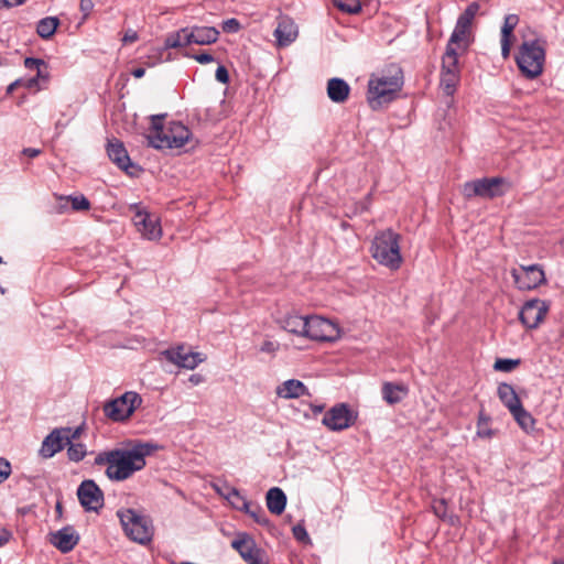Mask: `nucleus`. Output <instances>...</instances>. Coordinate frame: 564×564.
Returning <instances> with one entry per match:
<instances>
[{
  "mask_svg": "<svg viewBox=\"0 0 564 564\" xmlns=\"http://www.w3.org/2000/svg\"><path fill=\"white\" fill-rule=\"evenodd\" d=\"M161 447L154 443L137 442L131 448H117L99 453L95 457V465L106 466V476L113 481H123L142 470L147 463L145 457L152 455Z\"/></svg>",
  "mask_w": 564,
  "mask_h": 564,
  "instance_id": "nucleus-1",
  "label": "nucleus"
},
{
  "mask_svg": "<svg viewBox=\"0 0 564 564\" xmlns=\"http://www.w3.org/2000/svg\"><path fill=\"white\" fill-rule=\"evenodd\" d=\"M166 115L150 117L151 126L147 137L149 145L163 149H180L192 141L191 130L178 121L164 123Z\"/></svg>",
  "mask_w": 564,
  "mask_h": 564,
  "instance_id": "nucleus-2",
  "label": "nucleus"
},
{
  "mask_svg": "<svg viewBox=\"0 0 564 564\" xmlns=\"http://www.w3.org/2000/svg\"><path fill=\"white\" fill-rule=\"evenodd\" d=\"M403 86V75L399 67L388 70V74L372 76L368 83V102L372 109L392 101Z\"/></svg>",
  "mask_w": 564,
  "mask_h": 564,
  "instance_id": "nucleus-3",
  "label": "nucleus"
},
{
  "mask_svg": "<svg viewBox=\"0 0 564 564\" xmlns=\"http://www.w3.org/2000/svg\"><path fill=\"white\" fill-rule=\"evenodd\" d=\"M400 240L401 236L392 229L379 231L371 242L370 253L372 258L391 270H398L403 262Z\"/></svg>",
  "mask_w": 564,
  "mask_h": 564,
  "instance_id": "nucleus-4",
  "label": "nucleus"
},
{
  "mask_svg": "<svg viewBox=\"0 0 564 564\" xmlns=\"http://www.w3.org/2000/svg\"><path fill=\"white\" fill-rule=\"evenodd\" d=\"M545 62L544 42L525 40L521 43L516 55V63L521 74L528 79H534L543 73Z\"/></svg>",
  "mask_w": 564,
  "mask_h": 564,
  "instance_id": "nucleus-5",
  "label": "nucleus"
},
{
  "mask_svg": "<svg viewBox=\"0 0 564 564\" xmlns=\"http://www.w3.org/2000/svg\"><path fill=\"white\" fill-rule=\"evenodd\" d=\"M126 535L140 544H147L152 540L153 525L149 517L133 509H121L117 512Z\"/></svg>",
  "mask_w": 564,
  "mask_h": 564,
  "instance_id": "nucleus-6",
  "label": "nucleus"
},
{
  "mask_svg": "<svg viewBox=\"0 0 564 564\" xmlns=\"http://www.w3.org/2000/svg\"><path fill=\"white\" fill-rule=\"evenodd\" d=\"M510 188L511 184L505 177H484L464 183L462 194L466 199H494L503 196Z\"/></svg>",
  "mask_w": 564,
  "mask_h": 564,
  "instance_id": "nucleus-7",
  "label": "nucleus"
},
{
  "mask_svg": "<svg viewBox=\"0 0 564 564\" xmlns=\"http://www.w3.org/2000/svg\"><path fill=\"white\" fill-rule=\"evenodd\" d=\"M141 403L142 398L140 394L133 391H128L121 397L105 403L104 413L111 421L122 422L128 420Z\"/></svg>",
  "mask_w": 564,
  "mask_h": 564,
  "instance_id": "nucleus-8",
  "label": "nucleus"
},
{
  "mask_svg": "<svg viewBox=\"0 0 564 564\" xmlns=\"http://www.w3.org/2000/svg\"><path fill=\"white\" fill-rule=\"evenodd\" d=\"M83 427L76 429L59 427L54 429L43 441L40 454L44 458H51L61 452L70 441L78 440L82 435Z\"/></svg>",
  "mask_w": 564,
  "mask_h": 564,
  "instance_id": "nucleus-9",
  "label": "nucleus"
},
{
  "mask_svg": "<svg viewBox=\"0 0 564 564\" xmlns=\"http://www.w3.org/2000/svg\"><path fill=\"white\" fill-rule=\"evenodd\" d=\"M305 338L317 341H333L339 337L336 324L324 317L307 316Z\"/></svg>",
  "mask_w": 564,
  "mask_h": 564,
  "instance_id": "nucleus-10",
  "label": "nucleus"
},
{
  "mask_svg": "<svg viewBox=\"0 0 564 564\" xmlns=\"http://www.w3.org/2000/svg\"><path fill=\"white\" fill-rule=\"evenodd\" d=\"M134 212L132 221L137 230L147 239H159L162 235L160 218L155 214H150L141 209L138 205L130 207Z\"/></svg>",
  "mask_w": 564,
  "mask_h": 564,
  "instance_id": "nucleus-11",
  "label": "nucleus"
},
{
  "mask_svg": "<svg viewBox=\"0 0 564 564\" xmlns=\"http://www.w3.org/2000/svg\"><path fill=\"white\" fill-rule=\"evenodd\" d=\"M357 414L345 403H339L329 409L322 423L330 431H343L355 424Z\"/></svg>",
  "mask_w": 564,
  "mask_h": 564,
  "instance_id": "nucleus-12",
  "label": "nucleus"
},
{
  "mask_svg": "<svg viewBox=\"0 0 564 564\" xmlns=\"http://www.w3.org/2000/svg\"><path fill=\"white\" fill-rule=\"evenodd\" d=\"M514 283L520 290H532L545 281L544 271L538 264L520 265L511 270Z\"/></svg>",
  "mask_w": 564,
  "mask_h": 564,
  "instance_id": "nucleus-13",
  "label": "nucleus"
},
{
  "mask_svg": "<svg viewBox=\"0 0 564 564\" xmlns=\"http://www.w3.org/2000/svg\"><path fill=\"white\" fill-rule=\"evenodd\" d=\"M77 497L86 511H98L104 506V492L94 480H84L77 489Z\"/></svg>",
  "mask_w": 564,
  "mask_h": 564,
  "instance_id": "nucleus-14",
  "label": "nucleus"
},
{
  "mask_svg": "<svg viewBox=\"0 0 564 564\" xmlns=\"http://www.w3.org/2000/svg\"><path fill=\"white\" fill-rule=\"evenodd\" d=\"M161 355L177 367L189 370L195 369L205 360L202 354L189 351L184 346L166 349Z\"/></svg>",
  "mask_w": 564,
  "mask_h": 564,
  "instance_id": "nucleus-15",
  "label": "nucleus"
},
{
  "mask_svg": "<svg viewBox=\"0 0 564 564\" xmlns=\"http://www.w3.org/2000/svg\"><path fill=\"white\" fill-rule=\"evenodd\" d=\"M547 308L544 302L533 300L527 302L519 313L521 323L527 328H535L544 319Z\"/></svg>",
  "mask_w": 564,
  "mask_h": 564,
  "instance_id": "nucleus-16",
  "label": "nucleus"
},
{
  "mask_svg": "<svg viewBox=\"0 0 564 564\" xmlns=\"http://www.w3.org/2000/svg\"><path fill=\"white\" fill-rule=\"evenodd\" d=\"M299 35V29L292 18L279 15L278 25L274 30V37L279 47L289 46Z\"/></svg>",
  "mask_w": 564,
  "mask_h": 564,
  "instance_id": "nucleus-17",
  "label": "nucleus"
},
{
  "mask_svg": "<svg viewBox=\"0 0 564 564\" xmlns=\"http://www.w3.org/2000/svg\"><path fill=\"white\" fill-rule=\"evenodd\" d=\"M79 541L78 534L72 527L63 528L51 533L50 542L62 553L70 552Z\"/></svg>",
  "mask_w": 564,
  "mask_h": 564,
  "instance_id": "nucleus-18",
  "label": "nucleus"
},
{
  "mask_svg": "<svg viewBox=\"0 0 564 564\" xmlns=\"http://www.w3.org/2000/svg\"><path fill=\"white\" fill-rule=\"evenodd\" d=\"M107 154L118 167L128 172V169L131 166V162L121 141L117 139L109 140L107 144Z\"/></svg>",
  "mask_w": 564,
  "mask_h": 564,
  "instance_id": "nucleus-19",
  "label": "nucleus"
},
{
  "mask_svg": "<svg viewBox=\"0 0 564 564\" xmlns=\"http://www.w3.org/2000/svg\"><path fill=\"white\" fill-rule=\"evenodd\" d=\"M281 328L296 336L304 337L306 332L307 316L290 313L279 319Z\"/></svg>",
  "mask_w": 564,
  "mask_h": 564,
  "instance_id": "nucleus-20",
  "label": "nucleus"
},
{
  "mask_svg": "<svg viewBox=\"0 0 564 564\" xmlns=\"http://www.w3.org/2000/svg\"><path fill=\"white\" fill-rule=\"evenodd\" d=\"M349 94L350 87L344 79L334 77L327 82V96L333 102H345Z\"/></svg>",
  "mask_w": 564,
  "mask_h": 564,
  "instance_id": "nucleus-21",
  "label": "nucleus"
},
{
  "mask_svg": "<svg viewBox=\"0 0 564 564\" xmlns=\"http://www.w3.org/2000/svg\"><path fill=\"white\" fill-rule=\"evenodd\" d=\"M219 31L212 26H193L189 29L191 44L208 45L218 40Z\"/></svg>",
  "mask_w": 564,
  "mask_h": 564,
  "instance_id": "nucleus-22",
  "label": "nucleus"
},
{
  "mask_svg": "<svg viewBox=\"0 0 564 564\" xmlns=\"http://www.w3.org/2000/svg\"><path fill=\"white\" fill-rule=\"evenodd\" d=\"M276 394L283 399L300 398L303 395H310L307 388L302 381L290 379L284 381L276 388Z\"/></svg>",
  "mask_w": 564,
  "mask_h": 564,
  "instance_id": "nucleus-23",
  "label": "nucleus"
},
{
  "mask_svg": "<svg viewBox=\"0 0 564 564\" xmlns=\"http://www.w3.org/2000/svg\"><path fill=\"white\" fill-rule=\"evenodd\" d=\"M231 547L236 550L243 560L259 549L253 538L246 532H239L236 535L235 540L231 541Z\"/></svg>",
  "mask_w": 564,
  "mask_h": 564,
  "instance_id": "nucleus-24",
  "label": "nucleus"
},
{
  "mask_svg": "<svg viewBox=\"0 0 564 564\" xmlns=\"http://www.w3.org/2000/svg\"><path fill=\"white\" fill-rule=\"evenodd\" d=\"M267 507L273 514H281L286 505V496L282 489L273 487L267 492Z\"/></svg>",
  "mask_w": 564,
  "mask_h": 564,
  "instance_id": "nucleus-25",
  "label": "nucleus"
},
{
  "mask_svg": "<svg viewBox=\"0 0 564 564\" xmlns=\"http://www.w3.org/2000/svg\"><path fill=\"white\" fill-rule=\"evenodd\" d=\"M498 397L510 412L518 409L522 404L513 387L509 383L499 384Z\"/></svg>",
  "mask_w": 564,
  "mask_h": 564,
  "instance_id": "nucleus-26",
  "label": "nucleus"
},
{
  "mask_svg": "<svg viewBox=\"0 0 564 564\" xmlns=\"http://www.w3.org/2000/svg\"><path fill=\"white\" fill-rule=\"evenodd\" d=\"M469 36L470 29L457 22L446 46L456 50L460 47L466 48L469 43Z\"/></svg>",
  "mask_w": 564,
  "mask_h": 564,
  "instance_id": "nucleus-27",
  "label": "nucleus"
},
{
  "mask_svg": "<svg viewBox=\"0 0 564 564\" xmlns=\"http://www.w3.org/2000/svg\"><path fill=\"white\" fill-rule=\"evenodd\" d=\"M408 393V389L402 384L386 382L382 386V397L389 404L399 403Z\"/></svg>",
  "mask_w": 564,
  "mask_h": 564,
  "instance_id": "nucleus-28",
  "label": "nucleus"
},
{
  "mask_svg": "<svg viewBox=\"0 0 564 564\" xmlns=\"http://www.w3.org/2000/svg\"><path fill=\"white\" fill-rule=\"evenodd\" d=\"M191 44L189 29L184 28L166 36L165 46L169 48L183 47Z\"/></svg>",
  "mask_w": 564,
  "mask_h": 564,
  "instance_id": "nucleus-29",
  "label": "nucleus"
},
{
  "mask_svg": "<svg viewBox=\"0 0 564 564\" xmlns=\"http://www.w3.org/2000/svg\"><path fill=\"white\" fill-rule=\"evenodd\" d=\"M442 73L459 74L458 53L456 48L446 46V51L442 58Z\"/></svg>",
  "mask_w": 564,
  "mask_h": 564,
  "instance_id": "nucleus-30",
  "label": "nucleus"
},
{
  "mask_svg": "<svg viewBox=\"0 0 564 564\" xmlns=\"http://www.w3.org/2000/svg\"><path fill=\"white\" fill-rule=\"evenodd\" d=\"M242 511L249 514L254 522H257L260 525H268L269 519L265 516L264 510L262 507L254 502H243L242 505Z\"/></svg>",
  "mask_w": 564,
  "mask_h": 564,
  "instance_id": "nucleus-31",
  "label": "nucleus"
},
{
  "mask_svg": "<svg viewBox=\"0 0 564 564\" xmlns=\"http://www.w3.org/2000/svg\"><path fill=\"white\" fill-rule=\"evenodd\" d=\"M59 21L55 17H47L39 21L36 32L42 39H50L56 31Z\"/></svg>",
  "mask_w": 564,
  "mask_h": 564,
  "instance_id": "nucleus-32",
  "label": "nucleus"
},
{
  "mask_svg": "<svg viewBox=\"0 0 564 564\" xmlns=\"http://www.w3.org/2000/svg\"><path fill=\"white\" fill-rule=\"evenodd\" d=\"M511 414L513 415L514 420L522 430H524L525 432L533 430L535 420L533 419L531 413H529L522 406V404L518 409L513 410Z\"/></svg>",
  "mask_w": 564,
  "mask_h": 564,
  "instance_id": "nucleus-33",
  "label": "nucleus"
},
{
  "mask_svg": "<svg viewBox=\"0 0 564 564\" xmlns=\"http://www.w3.org/2000/svg\"><path fill=\"white\" fill-rule=\"evenodd\" d=\"M459 82L457 73H441V86L447 96H452Z\"/></svg>",
  "mask_w": 564,
  "mask_h": 564,
  "instance_id": "nucleus-34",
  "label": "nucleus"
},
{
  "mask_svg": "<svg viewBox=\"0 0 564 564\" xmlns=\"http://www.w3.org/2000/svg\"><path fill=\"white\" fill-rule=\"evenodd\" d=\"M480 6L478 2H471L465 11L459 15L457 22L463 24L464 26L470 29L471 23L476 14L478 13Z\"/></svg>",
  "mask_w": 564,
  "mask_h": 564,
  "instance_id": "nucleus-35",
  "label": "nucleus"
},
{
  "mask_svg": "<svg viewBox=\"0 0 564 564\" xmlns=\"http://www.w3.org/2000/svg\"><path fill=\"white\" fill-rule=\"evenodd\" d=\"M334 7L349 14H356L361 10L359 0H332Z\"/></svg>",
  "mask_w": 564,
  "mask_h": 564,
  "instance_id": "nucleus-36",
  "label": "nucleus"
},
{
  "mask_svg": "<svg viewBox=\"0 0 564 564\" xmlns=\"http://www.w3.org/2000/svg\"><path fill=\"white\" fill-rule=\"evenodd\" d=\"M57 198L58 200H66V203L70 202L72 209L75 212L88 210L90 208V203L84 195L68 197L57 196Z\"/></svg>",
  "mask_w": 564,
  "mask_h": 564,
  "instance_id": "nucleus-37",
  "label": "nucleus"
},
{
  "mask_svg": "<svg viewBox=\"0 0 564 564\" xmlns=\"http://www.w3.org/2000/svg\"><path fill=\"white\" fill-rule=\"evenodd\" d=\"M67 448L68 458L73 462H80L86 456V446L82 443L70 441Z\"/></svg>",
  "mask_w": 564,
  "mask_h": 564,
  "instance_id": "nucleus-38",
  "label": "nucleus"
},
{
  "mask_svg": "<svg viewBox=\"0 0 564 564\" xmlns=\"http://www.w3.org/2000/svg\"><path fill=\"white\" fill-rule=\"evenodd\" d=\"M520 364L518 359H497L494 368L498 371L509 372L517 368Z\"/></svg>",
  "mask_w": 564,
  "mask_h": 564,
  "instance_id": "nucleus-39",
  "label": "nucleus"
},
{
  "mask_svg": "<svg viewBox=\"0 0 564 564\" xmlns=\"http://www.w3.org/2000/svg\"><path fill=\"white\" fill-rule=\"evenodd\" d=\"M520 19L517 14H508L505 17L503 24L501 26V33H506L507 35H511L517 28Z\"/></svg>",
  "mask_w": 564,
  "mask_h": 564,
  "instance_id": "nucleus-40",
  "label": "nucleus"
},
{
  "mask_svg": "<svg viewBox=\"0 0 564 564\" xmlns=\"http://www.w3.org/2000/svg\"><path fill=\"white\" fill-rule=\"evenodd\" d=\"M514 39L516 37H514L513 33L511 35H507L506 33H501L500 43H501V55H502L503 59L509 58L510 52H511V47H512L513 42H514Z\"/></svg>",
  "mask_w": 564,
  "mask_h": 564,
  "instance_id": "nucleus-41",
  "label": "nucleus"
},
{
  "mask_svg": "<svg viewBox=\"0 0 564 564\" xmlns=\"http://www.w3.org/2000/svg\"><path fill=\"white\" fill-rule=\"evenodd\" d=\"M228 500L235 509L240 511H242L243 502H249V500L235 488L230 490L228 495Z\"/></svg>",
  "mask_w": 564,
  "mask_h": 564,
  "instance_id": "nucleus-42",
  "label": "nucleus"
},
{
  "mask_svg": "<svg viewBox=\"0 0 564 564\" xmlns=\"http://www.w3.org/2000/svg\"><path fill=\"white\" fill-rule=\"evenodd\" d=\"M432 510L440 519H446L447 516V503L444 499H434L432 502Z\"/></svg>",
  "mask_w": 564,
  "mask_h": 564,
  "instance_id": "nucleus-43",
  "label": "nucleus"
},
{
  "mask_svg": "<svg viewBox=\"0 0 564 564\" xmlns=\"http://www.w3.org/2000/svg\"><path fill=\"white\" fill-rule=\"evenodd\" d=\"M243 561L248 564H268V562L264 560V552L261 549L254 551Z\"/></svg>",
  "mask_w": 564,
  "mask_h": 564,
  "instance_id": "nucleus-44",
  "label": "nucleus"
},
{
  "mask_svg": "<svg viewBox=\"0 0 564 564\" xmlns=\"http://www.w3.org/2000/svg\"><path fill=\"white\" fill-rule=\"evenodd\" d=\"M24 66H25V68H28L30 70H36L39 67H44L45 69L47 68V66L43 59L33 58V57H26L24 59Z\"/></svg>",
  "mask_w": 564,
  "mask_h": 564,
  "instance_id": "nucleus-45",
  "label": "nucleus"
},
{
  "mask_svg": "<svg viewBox=\"0 0 564 564\" xmlns=\"http://www.w3.org/2000/svg\"><path fill=\"white\" fill-rule=\"evenodd\" d=\"M487 419L479 417L478 425H477V434L479 437L489 438L492 436V431L487 429Z\"/></svg>",
  "mask_w": 564,
  "mask_h": 564,
  "instance_id": "nucleus-46",
  "label": "nucleus"
},
{
  "mask_svg": "<svg viewBox=\"0 0 564 564\" xmlns=\"http://www.w3.org/2000/svg\"><path fill=\"white\" fill-rule=\"evenodd\" d=\"M10 474H11L10 463L4 458H0V484H2L4 480H7L10 476Z\"/></svg>",
  "mask_w": 564,
  "mask_h": 564,
  "instance_id": "nucleus-47",
  "label": "nucleus"
},
{
  "mask_svg": "<svg viewBox=\"0 0 564 564\" xmlns=\"http://www.w3.org/2000/svg\"><path fill=\"white\" fill-rule=\"evenodd\" d=\"M79 9L83 12V19L86 20L94 9L93 0H80Z\"/></svg>",
  "mask_w": 564,
  "mask_h": 564,
  "instance_id": "nucleus-48",
  "label": "nucleus"
},
{
  "mask_svg": "<svg viewBox=\"0 0 564 564\" xmlns=\"http://www.w3.org/2000/svg\"><path fill=\"white\" fill-rule=\"evenodd\" d=\"M216 79L221 84H227L229 82V74L225 66L219 65L216 69L215 74Z\"/></svg>",
  "mask_w": 564,
  "mask_h": 564,
  "instance_id": "nucleus-49",
  "label": "nucleus"
},
{
  "mask_svg": "<svg viewBox=\"0 0 564 564\" xmlns=\"http://www.w3.org/2000/svg\"><path fill=\"white\" fill-rule=\"evenodd\" d=\"M293 535L296 540L302 541V542L308 540V534H307L305 528L301 524L293 527Z\"/></svg>",
  "mask_w": 564,
  "mask_h": 564,
  "instance_id": "nucleus-50",
  "label": "nucleus"
},
{
  "mask_svg": "<svg viewBox=\"0 0 564 564\" xmlns=\"http://www.w3.org/2000/svg\"><path fill=\"white\" fill-rule=\"evenodd\" d=\"M239 29L240 23L236 19H229L223 23V30L225 32H237Z\"/></svg>",
  "mask_w": 564,
  "mask_h": 564,
  "instance_id": "nucleus-51",
  "label": "nucleus"
},
{
  "mask_svg": "<svg viewBox=\"0 0 564 564\" xmlns=\"http://www.w3.org/2000/svg\"><path fill=\"white\" fill-rule=\"evenodd\" d=\"M193 57L195 61H197L200 64H208V63L214 62V56L206 52L194 55Z\"/></svg>",
  "mask_w": 564,
  "mask_h": 564,
  "instance_id": "nucleus-52",
  "label": "nucleus"
},
{
  "mask_svg": "<svg viewBox=\"0 0 564 564\" xmlns=\"http://www.w3.org/2000/svg\"><path fill=\"white\" fill-rule=\"evenodd\" d=\"M137 40H138L137 32L130 29V30L126 31V33L122 37V43L131 44V43L135 42Z\"/></svg>",
  "mask_w": 564,
  "mask_h": 564,
  "instance_id": "nucleus-53",
  "label": "nucleus"
},
{
  "mask_svg": "<svg viewBox=\"0 0 564 564\" xmlns=\"http://www.w3.org/2000/svg\"><path fill=\"white\" fill-rule=\"evenodd\" d=\"M12 538V534L7 529H0V547L6 545Z\"/></svg>",
  "mask_w": 564,
  "mask_h": 564,
  "instance_id": "nucleus-54",
  "label": "nucleus"
},
{
  "mask_svg": "<svg viewBox=\"0 0 564 564\" xmlns=\"http://www.w3.org/2000/svg\"><path fill=\"white\" fill-rule=\"evenodd\" d=\"M41 153H42V151L40 149H34V148H25L22 151V154H24V155H26L29 158H36Z\"/></svg>",
  "mask_w": 564,
  "mask_h": 564,
  "instance_id": "nucleus-55",
  "label": "nucleus"
},
{
  "mask_svg": "<svg viewBox=\"0 0 564 564\" xmlns=\"http://www.w3.org/2000/svg\"><path fill=\"white\" fill-rule=\"evenodd\" d=\"M23 83H24V82H23V79H22V78L17 79L15 82H13L12 84H10V85L8 86L7 93H8V94H11L14 89H17L18 87H21Z\"/></svg>",
  "mask_w": 564,
  "mask_h": 564,
  "instance_id": "nucleus-56",
  "label": "nucleus"
},
{
  "mask_svg": "<svg viewBox=\"0 0 564 564\" xmlns=\"http://www.w3.org/2000/svg\"><path fill=\"white\" fill-rule=\"evenodd\" d=\"M261 350L272 352L275 350V345L272 341L267 340L262 344Z\"/></svg>",
  "mask_w": 564,
  "mask_h": 564,
  "instance_id": "nucleus-57",
  "label": "nucleus"
},
{
  "mask_svg": "<svg viewBox=\"0 0 564 564\" xmlns=\"http://www.w3.org/2000/svg\"><path fill=\"white\" fill-rule=\"evenodd\" d=\"M23 84L22 86L26 87V88H33L34 86L37 85V77H32V78H29V79H23Z\"/></svg>",
  "mask_w": 564,
  "mask_h": 564,
  "instance_id": "nucleus-58",
  "label": "nucleus"
},
{
  "mask_svg": "<svg viewBox=\"0 0 564 564\" xmlns=\"http://www.w3.org/2000/svg\"><path fill=\"white\" fill-rule=\"evenodd\" d=\"M67 204L66 200H59V204L56 207L57 213L63 214L67 210Z\"/></svg>",
  "mask_w": 564,
  "mask_h": 564,
  "instance_id": "nucleus-59",
  "label": "nucleus"
},
{
  "mask_svg": "<svg viewBox=\"0 0 564 564\" xmlns=\"http://www.w3.org/2000/svg\"><path fill=\"white\" fill-rule=\"evenodd\" d=\"M144 74H145V69H144V68H141V67L135 68V69H133V70H132V75H133L135 78H141V77H143V76H144Z\"/></svg>",
  "mask_w": 564,
  "mask_h": 564,
  "instance_id": "nucleus-60",
  "label": "nucleus"
},
{
  "mask_svg": "<svg viewBox=\"0 0 564 564\" xmlns=\"http://www.w3.org/2000/svg\"><path fill=\"white\" fill-rule=\"evenodd\" d=\"M44 69H45L44 67H39L36 69V76L35 77H37V80L39 79L47 78V74H44Z\"/></svg>",
  "mask_w": 564,
  "mask_h": 564,
  "instance_id": "nucleus-61",
  "label": "nucleus"
},
{
  "mask_svg": "<svg viewBox=\"0 0 564 564\" xmlns=\"http://www.w3.org/2000/svg\"><path fill=\"white\" fill-rule=\"evenodd\" d=\"M4 2H7L9 8H11V7H15V6H20V4L24 3L25 0H4Z\"/></svg>",
  "mask_w": 564,
  "mask_h": 564,
  "instance_id": "nucleus-62",
  "label": "nucleus"
},
{
  "mask_svg": "<svg viewBox=\"0 0 564 564\" xmlns=\"http://www.w3.org/2000/svg\"><path fill=\"white\" fill-rule=\"evenodd\" d=\"M3 8H9V6L7 4V2H4V0H0V9Z\"/></svg>",
  "mask_w": 564,
  "mask_h": 564,
  "instance_id": "nucleus-63",
  "label": "nucleus"
},
{
  "mask_svg": "<svg viewBox=\"0 0 564 564\" xmlns=\"http://www.w3.org/2000/svg\"><path fill=\"white\" fill-rule=\"evenodd\" d=\"M552 564H564V560H555Z\"/></svg>",
  "mask_w": 564,
  "mask_h": 564,
  "instance_id": "nucleus-64",
  "label": "nucleus"
}]
</instances>
